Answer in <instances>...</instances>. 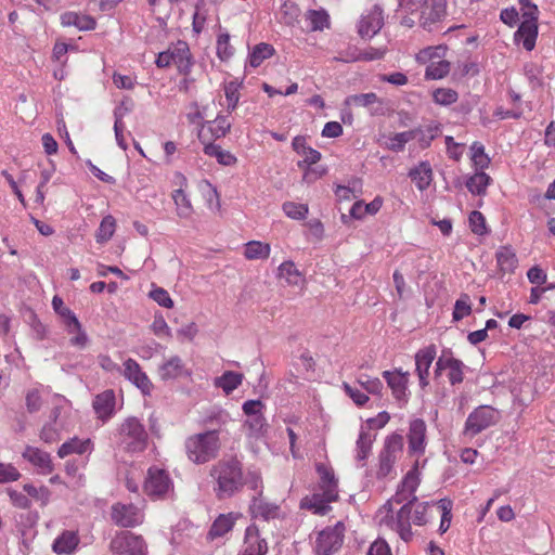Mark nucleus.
Instances as JSON below:
<instances>
[{
    "label": "nucleus",
    "instance_id": "1",
    "mask_svg": "<svg viewBox=\"0 0 555 555\" xmlns=\"http://www.w3.org/2000/svg\"><path fill=\"white\" fill-rule=\"evenodd\" d=\"M251 474H261V472L257 468L245 470L243 462L236 455L219 460L209 469L216 499L219 501L232 499L245 487L250 490Z\"/></svg>",
    "mask_w": 555,
    "mask_h": 555
},
{
    "label": "nucleus",
    "instance_id": "2",
    "mask_svg": "<svg viewBox=\"0 0 555 555\" xmlns=\"http://www.w3.org/2000/svg\"><path fill=\"white\" fill-rule=\"evenodd\" d=\"M220 449L221 442L217 428L191 435L184 441L186 457L196 465H203L217 459Z\"/></svg>",
    "mask_w": 555,
    "mask_h": 555
},
{
    "label": "nucleus",
    "instance_id": "3",
    "mask_svg": "<svg viewBox=\"0 0 555 555\" xmlns=\"http://www.w3.org/2000/svg\"><path fill=\"white\" fill-rule=\"evenodd\" d=\"M250 490L255 493L251 495L248 505V513L254 519H262L269 521L279 517L280 506L275 503L266 501L263 496V479L262 474H251L249 478Z\"/></svg>",
    "mask_w": 555,
    "mask_h": 555
},
{
    "label": "nucleus",
    "instance_id": "4",
    "mask_svg": "<svg viewBox=\"0 0 555 555\" xmlns=\"http://www.w3.org/2000/svg\"><path fill=\"white\" fill-rule=\"evenodd\" d=\"M120 443L129 453L143 452L147 448L149 435L144 425L134 416L127 417L119 427Z\"/></svg>",
    "mask_w": 555,
    "mask_h": 555
},
{
    "label": "nucleus",
    "instance_id": "5",
    "mask_svg": "<svg viewBox=\"0 0 555 555\" xmlns=\"http://www.w3.org/2000/svg\"><path fill=\"white\" fill-rule=\"evenodd\" d=\"M499 411L490 405H479L472 411L464 424L463 434L475 437L499 422Z\"/></svg>",
    "mask_w": 555,
    "mask_h": 555
},
{
    "label": "nucleus",
    "instance_id": "6",
    "mask_svg": "<svg viewBox=\"0 0 555 555\" xmlns=\"http://www.w3.org/2000/svg\"><path fill=\"white\" fill-rule=\"evenodd\" d=\"M345 539V525L337 521L334 526H328L321 530L315 540V555H333L338 552Z\"/></svg>",
    "mask_w": 555,
    "mask_h": 555
},
{
    "label": "nucleus",
    "instance_id": "7",
    "mask_svg": "<svg viewBox=\"0 0 555 555\" xmlns=\"http://www.w3.org/2000/svg\"><path fill=\"white\" fill-rule=\"evenodd\" d=\"M172 489V480L165 469L156 466L147 469L143 491L149 498L152 500H163Z\"/></svg>",
    "mask_w": 555,
    "mask_h": 555
},
{
    "label": "nucleus",
    "instance_id": "8",
    "mask_svg": "<svg viewBox=\"0 0 555 555\" xmlns=\"http://www.w3.org/2000/svg\"><path fill=\"white\" fill-rule=\"evenodd\" d=\"M112 552L117 555H146V544L141 535L130 531L116 534L109 544Z\"/></svg>",
    "mask_w": 555,
    "mask_h": 555
},
{
    "label": "nucleus",
    "instance_id": "9",
    "mask_svg": "<svg viewBox=\"0 0 555 555\" xmlns=\"http://www.w3.org/2000/svg\"><path fill=\"white\" fill-rule=\"evenodd\" d=\"M158 376L162 382L169 383L182 378H190L192 371L186 367L184 361L179 356H171L158 366Z\"/></svg>",
    "mask_w": 555,
    "mask_h": 555
},
{
    "label": "nucleus",
    "instance_id": "10",
    "mask_svg": "<svg viewBox=\"0 0 555 555\" xmlns=\"http://www.w3.org/2000/svg\"><path fill=\"white\" fill-rule=\"evenodd\" d=\"M112 521L122 528H133L142 522L139 508L130 503H115L111 508Z\"/></svg>",
    "mask_w": 555,
    "mask_h": 555
},
{
    "label": "nucleus",
    "instance_id": "11",
    "mask_svg": "<svg viewBox=\"0 0 555 555\" xmlns=\"http://www.w3.org/2000/svg\"><path fill=\"white\" fill-rule=\"evenodd\" d=\"M447 13V0H424L421 7L420 24L431 31L433 26L440 22Z\"/></svg>",
    "mask_w": 555,
    "mask_h": 555
},
{
    "label": "nucleus",
    "instance_id": "12",
    "mask_svg": "<svg viewBox=\"0 0 555 555\" xmlns=\"http://www.w3.org/2000/svg\"><path fill=\"white\" fill-rule=\"evenodd\" d=\"M124 376L140 389L143 396L151 395L153 383L134 359L129 358L124 362Z\"/></svg>",
    "mask_w": 555,
    "mask_h": 555
},
{
    "label": "nucleus",
    "instance_id": "13",
    "mask_svg": "<svg viewBox=\"0 0 555 555\" xmlns=\"http://www.w3.org/2000/svg\"><path fill=\"white\" fill-rule=\"evenodd\" d=\"M339 498L332 492L312 493L306 495L300 501V508L311 511L315 515L324 516L332 509L331 503L336 502Z\"/></svg>",
    "mask_w": 555,
    "mask_h": 555
},
{
    "label": "nucleus",
    "instance_id": "14",
    "mask_svg": "<svg viewBox=\"0 0 555 555\" xmlns=\"http://www.w3.org/2000/svg\"><path fill=\"white\" fill-rule=\"evenodd\" d=\"M384 25V11L379 4H375L372 10L362 15L358 33L362 38H373L382 29Z\"/></svg>",
    "mask_w": 555,
    "mask_h": 555
},
{
    "label": "nucleus",
    "instance_id": "15",
    "mask_svg": "<svg viewBox=\"0 0 555 555\" xmlns=\"http://www.w3.org/2000/svg\"><path fill=\"white\" fill-rule=\"evenodd\" d=\"M409 372L403 373L401 370L383 372V377L385 378L388 387L391 389L393 398L398 402L406 403L409 400Z\"/></svg>",
    "mask_w": 555,
    "mask_h": 555
},
{
    "label": "nucleus",
    "instance_id": "16",
    "mask_svg": "<svg viewBox=\"0 0 555 555\" xmlns=\"http://www.w3.org/2000/svg\"><path fill=\"white\" fill-rule=\"evenodd\" d=\"M437 356L435 345H429L420 349L415 353V372L418 376L421 388H426L429 385V369Z\"/></svg>",
    "mask_w": 555,
    "mask_h": 555
},
{
    "label": "nucleus",
    "instance_id": "17",
    "mask_svg": "<svg viewBox=\"0 0 555 555\" xmlns=\"http://www.w3.org/2000/svg\"><path fill=\"white\" fill-rule=\"evenodd\" d=\"M63 27H75L79 31H91L98 26L96 18L81 11H65L60 15Z\"/></svg>",
    "mask_w": 555,
    "mask_h": 555
},
{
    "label": "nucleus",
    "instance_id": "18",
    "mask_svg": "<svg viewBox=\"0 0 555 555\" xmlns=\"http://www.w3.org/2000/svg\"><path fill=\"white\" fill-rule=\"evenodd\" d=\"M344 105L366 107L370 109L371 116L384 115V100L379 99L374 92L348 95L344 100Z\"/></svg>",
    "mask_w": 555,
    "mask_h": 555
},
{
    "label": "nucleus",
    "instance_id": "19",
    "mask_svg": "<svg viewBox=\"0 0 555 555\" xmlns=\"http://www.w3.org/2000/svg\"><path fill=\"white\" fill-rule=\"evenodd\" d=\"M426 448V424L422 418L410 423L408 433V449L410 454H424Z\"/></svg>",
    "mask_w": 555,
    "mask_h": 555
},
{
    "label": "nucleus",
    "instance_id": "20",
    "mask_svg": "<svg viewBox=\"0 0 555 555\" xmlns=\"http://www.w3.org/2000/svg\"><path fill=\"white\" fill-rule=\"evenodd\" d=\"M539 35V26L535 22L521 21L514 33L515 44H522L526 51H532Z\"/></svg>",
    "mask_w": 555,
    "mask_h": 555
},
{
    "label": "nucleus",
    "instance_id": "21",
    "mask_svg": "<svg viewBox=\"0 0 555 555\" xmlns=\"http://www.w3.org/2000/svg\"><path fill=\"white\" fill-rule=\"evenodd\" d=\"M24 460L39 469L42 475L51 474L54 469L51 456L48 452L27 446L22 453Z\"/></svg>",
    "mask_w": 555,
    "mask_h": 555
},
{
    "label": "nucleus",
    "instance_id": "22",
    "mask_svg": "<svg viewBox=\"0 0 555 555\" xmlns=\"http://www.w3.org/2000/svg\"><path fill=\"white\" fill-rule=\"evenodd\" d=\"M116 397L113 389H106L95 396L92 402L93 410L103 422L108 421L115 413Z\"/></svg>",
    "mask_w": 555,
    "mask_h": 555
},
{
    "label": "nucleus",
    "instance_id": "23",
    "mask_svg": "<svg viewBox=\"0 0 555 555\" xmlns=\"http://www.w3.org/2000/svg\"><path fill=\"white\" fill-rule=\"evenodd\" d=\"M417 498H413L410 503L403 504L400 509L397 512L395 518L396 530L399 537L404 541L409 542L413 538L412 532V522L410 520V515L412 513V507L416 503Z\"/></svg>",
    "mask_w": 555,
    "mask_h": 555
},
{
    "label": "nucleus",
    "instance_id": "24",
    "mask_svg": "<svg viewBox=\"0 0 555 555\" xmlns=\"http://www.w3.org/2000/svg\"><path fill=\"white\" fill-rule=\"evenodd\" d=\"M246 547L242 555H266L268 552V544L266 539L260 538L259 529L257 526L251 525L245 531Z\"/></svg>",
    "mask_w": 555,
    "mask_h": 555
},
{
    "label": "nucleus",
    "instance_id": "25",
    "mask_svg": "<svg viewBox=\"0 0 555 555\" xmlns=\"http://www.w3.org/2000/svg\"><path fill=\"white\" fill-rule=\"evenodd\" d=\"M78 544V534L75 531L64 530L54 539L52 550L57 555H70L76 551Z\"/></svg>",
    "mask_w": 555,
    "mask_h": 555
},
{
    "label": "nucleus",
    "instance_id": "26",
    "mask_svg": "<svg viewBox=\"0 0 555 555\" xmlns=\"http://www.w3.org/2000/svg\"><path fill=\"white\" fill-rule=\"evenodd\" d=\"M173 56V64L177 66L179 74L184 76L190 75L194 62L188 43L178 41Z\"/></svg>",
    "mask_w": 555,
    "mask_h": 555
},
{
    "label": "nucleus",
    "instance_id": "27",
    "mask_svg": "<svg viewBox=\"0 0 555 555\" xmlns=\"http://www.w3.org/2000/svg\"><path fill=\"white\" fill-rule=\"evenodd\" d=\"M315 470L320 477L319 489L324 492L333 491L334 495L339 498L338 479L336 478L333 468L323 463H317Z\"/></svg>",
    "mask_w": 555,
    "mask_h": 555
},
{
    "label": "nucleus",
    "instance_id": "28",
    "mask_svg": "<svg viewBox=\"0 0 555 555\" xmlns=\"http://www.w3.org/2000/svg\"><path fill=\"white\" fill-rule=\"evenodd\" d=\"M409 177L420 191L427 190L433 181V169L429 162H421L417 166L410 169Z\"/></svg>",
    "mask_w": 555,
    "mask_h": 555
},
{
    "label": "nucleus",
    "instance_id": "29",
    "mask_svg": "<svg viewBox=\"0 0 555 555\" xmlns=\"http://www.w3.org/2000/svg\"><path fill=\"white\" fill-rule=\"evenodd\" d=\"M236 518L234 513L220 514L210 526L208 539L215 540L230 532L235 525Z\"/></svg>",
    "mask_w": 555,
    "mask_h": 555
},
{
    "label": "nucleus",
    "instance_id": "30",
    "mask_svg": "<svg viewBox=\"0 0 555 555\" xmlns=\"http://www.w3.org/2000/svg\"><path fill=\"white\" fill-rule=\"evenodd\" d=\"M495 259L500 272L513 273L518 266V259L509 245L501 246L495 253Z\"/></svg>",
    "mask_w": 555,
    "mask_h": 555
},
{
    "label": "nucleus",
    "instance_id": "31",
    "mask_svg": "<svg viewBox=\"0 0 555 555\" xmlns=\"http://www.w3.org/2000/svg\"><path fill=\"white\" fill-rule=\"evenodd\" d=\"M415 133V139L421 149H428L431 142L441 133V125L437 121H431L425 127H417L411 130Z\"/></svg>",
    "mask_w": 555,
    "mask_h": 555
},
{
    "label": "nucleus",
    "instance_id": "32",
    "mask_svg": "<svg viewBox=\"0 0 555 555\" xmlns=\"http://www.w3.org/2000/svg\"><path fill=\"white\" fill-rule=\"evenodd\" d=\"M435 505H437L436 501L418 502L417 500L412 507V513L410 515L411 522L418 527L426 526L433 519L430 509Z\"/></svg>",
    "mask_w": 555,
    "mask_h": 555
},
{
    "label": "nucleus",
    "instance_id": "33",
    "mask_svg": "<svg viewBox=\"0 0 555 555\" xmlns=\"http://www.w3.org/2000/svg\"><path fill=\"white\" fill-rule=\"evenodd\" d=\"M231 421L230 414L220 408H214L202 418V425L207 429L217 428L218 435L221 428Z\"/></svg>",
    "mask_w": 555,
    "mask_h": 555
},
{
    "label": "nucleus",
    "instance_id": "34",
    "mask_svg": "<svg viewBox=\"0 0 555 555\" xmlns=\"http://www.w3.org/2000/svg\"><path fill=\"white\" fill-rule=\"evenodd\" d=\"M92 442L90 439H79L78 437H74L67 441H65L57 450V455L61 459H64L70 454H83L90 450Z\"/></svg>",
    "mask_w": 555,
    "mask_h": 555
},
{
    "label": "nucleus",
    "instance_id": "35",
    "mask_svg": "<svg viewBox=\"0 0 555 555\" xmlns=\"http://www.w3.org/2000/svg\"><path fill=\"white\" fill-rule=\"evenodd\" d=\"M491 182L492 179L488 173L483 170H477L473 176L468 177L465 185L473 195L482 196L487 193V188Z\"/></svg>",
    "mask_w": 555,
    "mask_h": 555
},
{
    "label": "nucleus",
    "instance_id": "36",
    "mask_svg": "<svg viewBox=\"0 0 555 555\" xmlns=\"http://www.w3.org/2000/svg\"><path fill=\"white\" fill-rule=\"evenodd\" d=\"M243 374L234 371H225L215 378L214 385L221 388L225 395L233 392L243 382Z\"/></svg>",
    "mask_w": 555,
    "mask_h": 555
},
{
    "label": "nucleus",
    "instance_id": "37",
    "mask_svg": "<svg viewBox=\"0 0 555 555\" xmlns=\"http://www.w3.org/2000/svg\"><path fill=\"white\" fill-rule=\"evenodd\" d=\"M421 483L418 461L416 460L411 469L404 475L398 487L402 488L410 494V499L406 503H410L413 498H417L415 492Z\"/></svg>",
    "mask_w": 555,
    "mask_h": 555
},
{
    "label": "nucleus",
    "instance_id": "38",
    "mask_svg": "<svg viewBox=\"0 0 555 555\" xmlns=\"http://www.w3.org/2000/svg\"><path fill=\"white\" fill-rule=\"evenodd\" d=\"M375 440V436H372L370 433L365 430H361L358 437V440L356 442V459L358 462H360V466H365V461L369 457L373 441Z\"/></svg>",
    "mask_w": 555,
    "mask_h": 555
},
{
    "label": "nucleus",
    "instance_id": "39",
    "mask_svg": "<svg viewBox=\"0 0 555 555\" xmlns=\"http://www.w3.org/2000/svg\"><path fill=\"white\" fill-rule=\"evenodd\" d=\"M275 50L272 44L260 42L256 44L248 54L249 65L254 68L260 66L263 61L273 56Z\"/></svg>",
    "mask_w": 555,
    "mask_h": 555
},
{
    "label": "nucleus",
    "instance_id": "40",
    "mask_svg": "<svg viewBox=\"0 0 555 555\" xmlns=\"http://www.w3.org/2000/svg\"><path fill=\"white\" fill-rule=\"evenodd\" d=\"M205 155L216 157L217 162L223 166H233L236 164L237 158L229 151H224L220 145L208 143L203 149Z\"/></svg>",
    "mask_w": 555,
    "mask_h": 555
},
{
    "label": "nucleus",
    "instance_id": "41",
    "mask_svg": "<svg viewBox=\"0 0 555 555\" xmlns=\"http://www.w3.org/2000/svg\"><path fill=\"white\" fill-rule=\"evenodd\" d=\"M234 47L230 43L228 31H221L217 36L216 53L221 62H228L234 55Z\"/></svg>",
    "mask_w": 555,
    "mask_h": 555
},
{
    "label": "nucleus",
    "instance_id": "42",
    "mask_svg": "<svg viewBox=\"0 0 555 555\" xmlns=\"http://www.w3.org/2000/svg\"><path fill=\"white\" fill-rule=\"evenodd\" d=\"M172 199L177 207V215L180 218H190L193 214V207L186 193L182 189L175 190Z\"/></svg>",
    "mask_w": 555,
    "mask_h": 555
},
{
    "label": "nucleus",
    "instance_id": "43",
    "mask_svg": "<svg viewBox=\"0 0 555 555\" xmlns=\"http://www.w3.org/2000/svg\"><path fill=\"white\" fill-rule=\"evenodd\" d=\"M270 245L259 241H250L245 245L244 256L247 259H267L270 256Z\"/></svg>",
    "mask_w": 555,
    "mask_h": 555
},
{
    "label": "nucleus",
    "instance_id": "44",
    "mask_svg": "<svg viewBox=\"0 0 555 555\" xmlns=\"http://www.w3.org/2000/svg\"><path fill=\"white\" fill-rule=\"evenodd\" d=\"M436 504L441 511V520L438 530L440 534H443L449 530L451 525L453 502L449 498H443L436 501Z\"/></svg>",
    "mask_w": 555,
    "mask_h": 555
},
{
    "label": "nucleus",
    "instance_id": "45",
    "mask_svg": "<svg viewBox=\"0 0 555 555\" xmlns=\"http://www.w3.org/2000/svg\"><path fill=\"white\" fill-rule=\"evenodd\" d=\"M472 162L476 170H485L489 167L491 159L485 152V146L481 142L475 141L470 145Z\"/></svg>",
    "mask_w": 555,
    "mask_h": 555
},
{
    "label": "nucleus",
    "instance_id": "46",
    "mask_svg": "<svg viewBox=\"0 0 555 555\" xmlns=\"http://www.w3.org/2000/svg\"><path fill=\"white\" fill-rule=\"evenodd\" d=\"M241 87L242 82L237 80H231L224 83L223 90L227 99V109L229 113L235 111L238 105Z\"/></svg>",
    "mask_w": 555,
    "mask_h": 555
},
{
    "label": "nucleus",
    "instance_id": "47",
    "mask_svg": "<svg viewBox=\"0 0 555 555\" xmlns=\"http://www.w3.org/2000/svg\"><path fill=\"white\" fill-rule=\"evenodd\" d=\"M279 278L285 279L289 285H298L301 282V274L292 260L282 262L279 266Z\"/></svg>",
    "mask_w": 555,
    "mask_h": 555
},
{
    "label": "nucleus",
    "instance_id": "48",
    "mask_svg": "<svg viewBox=\"0 0 555 555\" xmlns=\"http://www.w3.org/2000/svg\"><path fill=\"white\" fill-rule=\"evenodd\" d=\"M415 139V133L409 131L398 132L389 137L386 147L392 152L399 153L404 151L405 144Z\"/></svg>",
    "mask_w": 555,
    "mask_h": 555
},
{
    "label": "nucleus",
    "instance_id": "49",
    "mask_svg": "<svg viewBox=\"0 0 555 555\" xmlns=\"http://www.w3.org/2000/svg\"><path fill=\"white\" fill-rule=\"evenodd\" d=\"M116 228V221L113 216L104 217L96 231V242L104 243L112 238Z\"/></svg>",
    "mask_w": 555,
    "mask_h": 555
},
{
    "label": "nucleus",
    "instance_id": "50",
    "mask_svg": "<svg viewBox=\"0 0 555 555\" xmlns=\"http://www.w3.org/2000/svg\"><path fill=\"white\" fill-rule=\"evenodd\" d=\"M284 214L293 220H304L307 218L309 207L307 204H299L295 202H285L282 205Z\"/></svg>",
    "mask_w": 555,
    "mask_h": 555
},
{
    "label": "nucleus",
    "instance_id": "51",
    "mask_svg": "<svg viewBox=\"0 0 555 555\" xmlns=\"http://www.w3.org/2000/svg\"><path fill=\"white\" fill-rule=\"evenodd\" d=\"M244 425L248 427L250 435L257 438L264 435L268 426L263 413L247 416Z\"/></svg>",
    "mask_w": 555,
    "mask_h": 555
},
{
    "label": "nucleus",
    "instance_id": "52",
    "mask_svg": "<svg viewBox=\"0 0 555 555\" xmlns=\"http://www.w3.org/2000/svg\"><path fill=\"white\" fill-rule=\"evenodd\" d=\"M459 99V93L451 88H438L433 93V100L435 103L449 106L455 103Z\"/></svg>",
    "mask_w": 555,
    "mask_h": 555
},
{
    "label": "nucleus",
    "instance_id": "53",
    "mask_svg": "<svg viewBox=\"0 0 555 555\" xmlns=\"http://www.w3.org/2000/svg\"><path fill=\"white\" fill-rule=\"evenodd\" d=\"M450 72V63L448 61H439L437 63H430L425 70L426 79H441L446 77Z\"/></svg>",
    "mask_w": 555,
    "mask_h": 555
},
{
    "label": "nucleus",
    "instance_id": "54",
    "mask_svg": "<svg viewBox=\"0 0 555 555\" xmlns=\"http://www.w3.org/2000/svg\"><path fill=\"white\" fill-rule=\"evenodd\" d=\"M472 313L470 298L467 294H462L455 301L452 312L453 321H461Z\"/></svg>",
    "mask_w": 555,
    "mask_h": 555
},
{
    "label": "nucleus",
    "instance_id": "55",
    "mask_svg": "<svg viewBox=\"0 0 555 555\" xmlns=\"http://www.w3.org/2000/svg\"><path fill=\"white\" fill-rule=\"evenodd\" d=\"M468 222L474 234L486 235L489 233L486 224V218L480 211L473 210L468 216Z\"/></svg>",
    "mask_w": 555,
    "mask_h": 555
},
{
    "label": "nucleus",
    "instance_id": "56",
    "mask_svg": "<svg viewBox=\"0 0 555 555\" xmlns=\"http://www.w3.org/2000/svg\"><path fill=\"white\" fill-rule=\"evenodd\" d=\"M403 448V437L400 434H391L385 439L384 447L382 449V453L397 456V453L400 452Z\"/></svg>",
    "mask_w": 555,
    "mask_h": 555
},
{
    "label": "nucleus",
    "instance_id": "57",
    "mask_svg": "<svg viewBox=\"0 0 555 555\" xmlns=\"http://www.w3.org/2000/svg\"><path fill=\"white\" fill-rule=\"evenodd\" d=\"M24 491L27 493L28 496L40 501L42 505L48 504L50 500L51 492L48 487L41 486L39 488L35 487L31 483H25L23 486Z\"/></svg>",
    "mask_w": 555,
    "mask_h": 555
},
{
    "label": "nucleus",
    "instance_id": "58",
    "mask_svg": "<svg viewBox=\"0 0 555 555\" xmlns=\"http://www.w3.org/2000/svg\"><path fill=\"white\" fill-rule=\"evenodd\" d=\"M149 297L157 302L160 307L167 309L173 308V300L171 299L169 293L163 287L153 285V288L149 293Z\"/></svg>",
    "mask_w": 555,
    "mask_h": 555
},
{
    "label": "nucleus",
    "instance_id": "59",
    "mask_svg": "<svg viewBox=\"0 0 555 555\" xmlns=\"http://www.w3.org/2000/svg\"><path fill=\"white\" fill-rule=\"evenodd\" d=\"M231 129V124L228 118L223 115H218L211 122L209 130L215 139H220L227 135Z\"/></svg>",
    "mask_w": 555,
    "mask_h": 555
},
{
    "label": "nucleus",
    "instance_id": "60",
    "mask_svg": "<svg viewBox=\"0 0 555 555\" xmlns=\"http://www.w3.org/2000/svg\"><path fill=\"white\" fill-rule=\"evenodd\" d=\"M397 456L388 455L385 453L379 452L378 455V469L376 472L377 479H384L386 478L392 470L393 465L396 463Z\"/></svg>",
    "mask_w": 555,
    "mask_h": 555
},
{
    "label": "nucleus",
    "instance_id": "61",
    "mask_svg": "<svg viewBox=\"0 0 555 555\" xmlns=\"http://www.w3.org/2000/svg\"><path fill=\"white\" fill-rule=\"evenodd\" d=\"M522 21L535 22L539 20V9L531 0H519Z\"/></svg>",
    "mask_w": 555,
    "mask_h": 555
},
{
    "label": "nucleus",
    "instance_id": "62",
    "mask_svg": "<svg viewBox=\"0 0 555 555\" xmlns=\"http://www.w3.org/2000/svg\"><path fill=\"white\" fill-rule=\"evenodd\" d=\"M358 383L372 395H380L384 385L382 380L377 377H371L369 375H362L358 379Z\"/></svg>",
    "mask_w": 555,
    "mask_h": 555
},
{
    "label": "nucleus",
    "instance_id": "63",
    "mask_svg": "<svg viewBox=\"0 0 555 555\" xmlns=\"http://www.w3.org/2000/svg\"><path fill=\"white\" fill-rule=\"evenodd\" d=\"M21 476L18 469L12 463H0V483L16 481Z\"/></svg>",
    "mask_w": 555,
    "mask_h": 555
},
{
    "label": "nucleus",
    "instance_id": "64",
    "mask_svg": "<svg viewBox=\"0 0 555 555\" xmlns=\"http://www.w3.org/2000/svg\"><path fill=\"white\" fill-rule=\"evenodd\" d=\"M7 492L10 498V501L14 507L21 508V509L30 508L31 501L27 494H24L17 490L12 489V488H9L7 490Z\"/></svg>",
    "mask_w": 555,
    "mask_h": 555
}]
</instances>
